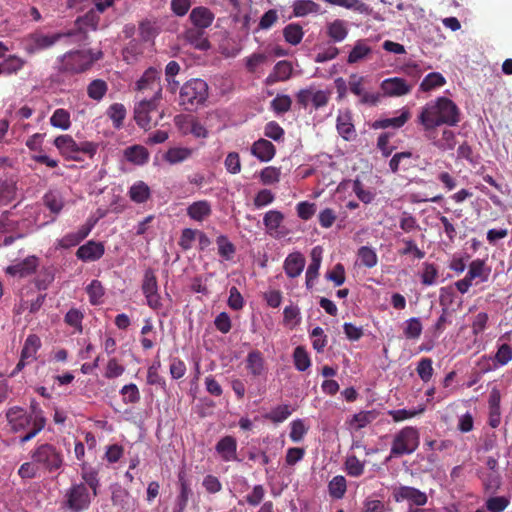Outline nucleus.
<instances>
[{
  "label": "nucleus",
  "mask_w": 512,
  "mask_h": 512,
  "mask_svg": "<svg viewBox=\"0 0 512 512\" xmlns=\"http://www.w3.org/2000/svg\"><path fill=\"white\" fill-rule=\"evenodd\" d=\"M460 120L458 106L447 97H438L427 102L418 115V122L426 131L433 130L442 125L453 127Z\"/></svg>",
  "instance_id": "1"
},
{
  "label": "nucleus",
  "mask_w": 512,
  "mask_h": 512,
  "mask_svg": "<svg viewBox=\"0 0 512 512\" xmlns=\"http://www.w3.org/2000/svg\"><path fill=\"white\" fill-rule=\"evenodd\" d=\"M103 56L101 51H73L64 54L57 65L55 79L58 82H65L67 76L82 73Z\"/></svg>",
  "instance_id": "2"
},
{
  "label": "nucleus",
  "mask_w": 512,
  "mask_h": 512,
  "mask_svg": "<svg viewBox=\"0 0 512 512\" xmlns=\"http://www.w3.org/2000/svg\"><path fill=\"white\" fill-rule=\"evenodd\" d=\"M208 98V84L199 78L186 81L179 91V105L186 111H193Z\"/></svg>",
  "instance_id": "3"
},
{
  "label": "nucleus",
  "mask_w": 512,
  "mask_h": 512,
  "mask_svg": "<svg viewBox=\"0 0 512 512\" xmlns=\"http://www.w3.org/2000/svg\"><path fill=\"white\" fill-rule=\"evenodd\" d=\"M31 459L39 465L41 470L49 473L58 472L64 464L62 451L49 443L37 446L31 452Z\"/></svg>",
  "instance_id": "4"
},
{
  "label": "nucleus",
  "mask_w": 512,
  "mask_h": 512,
  "mask_svg": "<svg viewBox=\"0 0 512 512\" xmlns=\"http://www.w3.org/2000/svg\"><path fill=\"white\" fill-rule=\"evenodd\" d=\"M420 435L415 427L407 426L395 434L390 455L387 461L393 457L412 454L419 446Z\"/></svg>",
  "instance_id": "5"
},
{
  "label": "nucleus",
  "mask_w": 512,
  "mask_h": 512,
  "mask_svg": "<svg viewBox=\"0 0 512 512\" xmlns=\"http://www.w3.org/2000/svg\"><path fill=\"white\" fill-rule=\"evenodd\" d=\"M93 497L84 483H73L65 491L62 507L69 512H83L89 509Z\"/></svg>",
  "instance_id": "6"
},
{
  "label": "nucleus",
  "mask_w": 512,
  "mask_h": 512,
  "mask_svg": "<svg viewBox=\"0 0 512 512\" xmlns=\"http://www.w3.org/2000/svg\"><path fill=\"white\" fill-rule=\"evenodd\" d=\"M100 16L97 11L90 9L85 15L80 16L75 21V29L66 33L67 37H76L77 42H85L88 39V31L98 28Z\"/></svg>",
  "instance_id": "7"
},
{
  "label": "nucleus",
  "mask_w": 512,
  "mask_h": 512,
  "mask_svg": "<svg viewBox=\"0 0 512 512\" xmlns=\"http://www.w3.org/2000/svg\"><path fill=\"white\" fill-rule=\"evenodd\" d=\"M161 99L151 97L150 99H141L134 107V119L137 125L145 130L152 126L151 114L158 108Z\"/></svg>",
  "instance_id": "8"
},
{
  "label": "nucleus",
  "mask_w": 512,
  "mask_h": 512,
  "mask_svg": "<svg viewBox=\"0 0 512 512\" xmlns=\"http://www.w3.org/2000/svg\"><path fill=\"white\" fill-rule=\"evenodd\" d=\"M37 415H28V412L23 408L14 406L7 410L6 418L15 433L25 432L35 422Z\"/></svg>",
  "instance_id": "9"
},
{
  "label": "nucleus",
  "mask_w": 512,
  "mask_h": 512,
  "mask_svg": "<svg viewBox=\"0 0 512 512\" xmlns=\"http://www.w3.org/2000/svg\"><path fill=\"white\" fill-rule=\"evenodd\" d=\"M63 37H67L66 33H56L52 35L34 33L27 38L24 50L28 54H35L37 52L52 47L57 41H59Z\"/></svg>",
  "instance_id": "10"
},
{
  "label": "nucleus",
  "mask_w": 512,
  "mask_h": 512,
  "mask_svg": "<svg viewBox=\"0 0 512 512\" xmlns=\"http://www.w3.org/2000/svg\"><path fill=\"white\" fill-rule=\"evenodd\" d=\"M137 90L141 92L150 90L153 93L152 97H156V99H162L160 72L153 67L148 68L142 77L138 80Z\"/></svg>",
  "instance_id": "11"
},
{
  "label": "nucleus",
  "mask_w": 512,
  "mask_h": 512,
  "mask_svg": "<svg viewBox=\"0 0 512 512\" xmlns=\"http://www.w3.org/2000/svg\"><path fill=\"white\" fill-rule=\"evenodd\" d=\"M393 499L396 502L407 501L410 505L424 506L427 503V495L411 486H400L393 489Z\"/></svg>",
  "instance_id": "12"
},
{
  "label": "nucleus",
  "mask_w": 512,
  "mask_h": 512,
  "mask_svg": "<svg viewBox=\"0 0 512 512\" xmlns=\"http://www.w3.org/2000/svg\"><path fill=\"white\" fill-rule=\"evenodd\" d=\"M364 77L352 74L348 85L349 90L356 96L360 97V104L374 106L379 102L380 95L378 93L366 92L363 89Z\"/></svg>",
  "instance_id": "13"
},
{
  "label": "nucleus",
  "mask_w": 512,
  "mask_h": 512,
  "mask_svg": "<svg viewBox=\"0 0 512 512\" xmlns=\"http://www.w3.org/2000/svg\"><path fill=\"white\" fill-rule=\"evenodd\" d=\"M105 246L102 242L89 240L76 251V257L83 262H94L102 258Z\"/></svg>",
  "instance_id": "14"
},
{
  "label": "nucleus",
  "mask_w": 512,
  "mask_h": 512,
  "mask_svg": "<svg viewBox=\"0 0 512 512\" xmlns=\"http://www.w3.org/2000/svg\"><path fill=\"white\" fill-rule=\"evenodd\" d=\"M39 265V259L36 256H28L6 268V273L20 278L27 277L34 273Z\"/></svg>",
  "instance_id": "15"
},
{
  "label": "nucleus",
  "mask_w": 512,
  "mask_h": 512,
  "mask_svg": "<svg viewBox=\"0 0 512 512\" xmlns=\"http://www.w3.org/2000/svg\"><path fill=\"white\" fill-rule=\"evenodd\" d=\"M381 89L388 96H402L408 94L412 85L408 84L403 78L393 77L382 81Z\"/></svg>",
  "instance_id": "16"
},
{
  "label": "nucleus",
  "mask_w": 512,
  "mask_h": 512,
  "mask_svg": "<svg viewBox=\"0 0 512 512\" xmlns=\"http://www.w3.org/2000/svg\"><path fill=\"white\" fill-rule=\"evenodd\" d=\"M215 450L225 462L239 461L236 453L237 441L233 436H225L221 438L217 442Z\"/></svg>",
  "instance_id": "17"
},
{
  "label": "nucleus",
  "mask_w": 512,
  "mask_h": 512,
  "mask_svg": "<svg viewBox=\"0 0 512 512\" xmlns=\"http://www.w3.org/2000/svg\"><path fill=\"white\" fill-rule=\"evenodd\" d=\"M214 18V13L204 6L193 8L189 15V19L193 24V27L203 30L212 25Z\"/></svg>",
  "instance_id": "18"
},
{
  "label": "nucleus",
  "mask_w": 512,
  "mask_h": 512,
  "mask_svg": "<svg viewBox=\"0 0 512 512\" xmlns=\"http://www.w3.org/2000/svg\"><path fill=\"white\" fill-rule=\"evenodd\" d=\"M183 39L200 51H207L211 47L209 40L205 36V30L203 29L195 27L187 28L183 33Z\"/></svg>",
  "instance_id": "19"
},
{
  "label": "nucleus",
  "mask_w": 512,
  "mask_h": 512,
  "mask_svg": "<svg viewBox=\"0 0 512 512\" xmlns=\"http://www.w3.org/2000/svg\"><path fill=\"white\" fill-rule=\"evenodd\" d=\"M305 267V258L300 252L289 254L284 261V271L289 278L298 277Z\"/></svg>",
  "instance_id": "20"
},
{
  "label": "nucleus",
  "mask_w": 512,
  "mask_h": 512,
  "mask_svg": "<svg viewBox=\"0 0 512 512\" xmlns=\"http://www.w3.org/2000/svg\"><path fill=\"white\" fill-rule=\"evenodd\" d=\"M251 153L260 161L268 162L275 156L276 148L270 141L261 138L253 143Z\"/></svg>",
  "instance_id": "21"
},
{
  "label": "nucleus",
  "mask_w": 512,
  "mask_h": 512,
  "mask_svg": "<svg viewBox=\"0 0 512 512\" xmlns=\"http://www.w3.org/2000/svg\"><path fill=\"white\" fill-rule=\"evenodd\" d=\"M322 249L319 246H316L312 249L311 252V262L306 271V287L307 289H311L313 287V281L319 275V269L321 266L322 260Z\"/></svg>",
  "instance_id": "22"
},
{
  "label": "nucleus",
  "mask_w": 512,
  "mask_h": 512,
  "mask_svg": "<svg viewBox=\"0 0 512 512\" xmlns=\"http://www.w3.org/2000/svg\"><path fill=\"white\" fill-rule=\"evenodd\" d=\"M292 65L288 61H279L274 66L272 73L266 78V83L272 85L279 81H286L292 74Z\"/></svg>",
  "instance_id": "23"
},
{
  "label": "nucleus",
  "mask_w": 512,
  "mask_h": 512,
  "mask_svg": "<svg viewBox=\"0 0 512 512\" xmlns=\"http://www.w3.org/2000/svg\"><path fill=\"white\" fill-rule=\"evenodd\" d=\"M212 213L211 205L207 200L193 202L187 208V215L195 221H203Z\"/></svg>",
  "instance_id": "24"
},
{
  "label": "nucleus",
  "mask_w": 512,
  "mask_h": 512,
  "mask_svg": "<svg viewBox=\"0 0 512 512\" xmlns=\"http://www.w3.org/2000/svg\"><path fill=\"white\" fill-rule=\"evenodd\" d=\"M491 273V269L485 265L484 260L475 259L470 265L466 276L470 280L479 279V282H485L488 280Z\"/></svg>",
  "instance_id": "25"
},
{
  "label": "nucleus",
  "mask_w": 512,
  "mask_h": 512,
  "mask_svg": "<svg viewBox=\"0 0 512 512\" xmlns=\"http://www.w3.org/2000/svg\"><path fill=\"white\" fill-rule=\"evenodd\" d=\"M409 118H410L409 110L403 109L401 114L397 117L376 120L372 124V128H374V129H386L389 127L400 128L409 120Z\"/></svg>",
  "instance_id": "26"
},
{
  "label": "nucleus",
  "mask_w": 512,
  "mask_h": 512,
  "mask_svg": "<svg viewBox=\"0 0 512 512\" xmlns=\"http://www.w3.org/2000/svg\"><path fill=\"white\" fill-rule=\"evenodd\" d=\"M26 60L18 57L17 55H9L0 63L1 75H14L17 74L25 66Z\"/></svg>",
  "instance_id": "27"
},
{
  "label": "nucleus",
  "mask_w": 512,
  "mask_h": 512,
  "mask_svg": "<svg viewBox=\"0 0 512 512\" xmlns=\"http://www.w3.org/2000/svg\"><path fill=\"white\" fill-rule=\"evenodd\" d=\"M124 155L127 161L136 165H143L149 159L148 150L140 145H134L126 148L124 151Z\"/></svg>",
  "instance_id": "28"
},
{
  "label": "nucleus",
  "mask_w": 512,
  "mask_h": 512,
  "mask_svg": "<svg viewBox=\"0 0 512 512\" xmlns=\"http://www.w3.org/2000/svg\"><path fill=\"white\" fill-rule=\"evenodd\" d=\"M246 367L253 376H260L264 371V359L262 353L253 350L248 353L246 358Z\"/></svg>",
  "instance_id": "29"
},
{
  "label": "nucleus",
  "mask_w": 512,
  "mask_h": 512,
  "mask_svg": "<svg viewBox=\"0 0 512 512\" xmlns=\"http://www.w3.org/2000/svg\"><path fill=\"white\" fill-rule=\"evenodd\" d=\"M371 48L366 44L365 40L356 41L354 47L348 55L347 63L355 64L364 60L369 54H371Z\"/></svg>",
  "instance_id": "30"
},
{
  "label": "nucleus",
  "mask_w": 512,
  "mask_h": 512,
  "mask_svg": "<svg viewBox=\"0 0 512 512\" xmlns=\"http://www.w3.org/2000/svg\"><path fill=\"white\" fill-rule=\"evenodd\" d=\"M56 269L53 266L43 267L34 280L35 286L39 291L48 289L55 279Z\"/></svg>",
  "instance_id": "31"
},
{
  "label": "nucleus",
  "mask_w": 512,
  "mask_h": 512,
  "mask_svg": "<svg viewBox=\"0 0 512 512\" xmlns=\"http://www.w3.org/2000/svg\"><path fill=\"white\" fill-rule=\"evenodd\" d=\"M193 154V150L186 147L170 148L164 155L165 161L170 164H178L189 159Z\"/></svg>",
  "instance_id": "32"
},
{
  "label": "nucleus",
  "mask_w": 512,
  "mask_h": 512,
  "mask_svg": "<svg viewBox=\"0 0 512 512\" xmlns=\"http://www.w3.org/2000/svg\"><path fill=\"white\" fill-rule=\"evenodd\" d=\"M40 346V338L35 334L29 335L26 338L24 346L22 348L21 357L30 362L33 361Z\"/></svg>",
  "instance_id": "33"
},
{
  "label": "nucleus",
  "mask_w": 512,
  "mask_h": 512,
  "mask_svg": "<svg viewBox=\"0 0 512 512\" xmlns=\"http://www.w3.org/2000/svg\"><path fill=\"white\" fill-rule=\"evenodd\" d=\"M320 5L312 0H295L293 3V13L297 17H304L311 13H319Z\"/></svg>",
  "instance_id": "34"
},
{
  "label": "nucleus",
  "mask_w": 512,
  "mask_h": 512,
  "mask_svg": "<svg viewBox=\"0 0 512 512\" xmlns=\"http://www.w3.org/2000/svg\"><path fill=\"white\" fill-rule=\"evenodd\" d=\"M50 124L54 128L68 130L71 126V118L68 110L63 108L56 109L50 117Z\"/></svg>",
  "instance_id": "35"
},
{
  "label": "nucleus",
  "mask_w": 512,
  "mask_h": 512,
  "mask_svg": "<svg viewBox=\"0 0 512 512\" xmlns=\"http://www.w3.org/2000/svg\"><path fill=\"white\" fill-rule=\"evenodd\" d=\"M327 34L334 42L343 41L348 35L346 23L343 20H335L327 25Z\"/></svg>",
  "instance_id": "36"
},
{
  "label": "nucleus",
  "mask_w": 512,
  "mask_h": 512,
  "mask_svg": "<svg viewBox=\"0 0 512 512\" xmlns=\"http://www.w3.org/2000/svg\"><path fill=\"white\" fill-rule=\"evenodd\" d=\"M129 197L136 203H144L150 197V188L143 181H138L130 187Z\"/></svg>",
  "instance_id": "37"
},
{
  "label": "nucleus",
  "mask_w": 512,
  "mask_h": 512,
  "mask_svg": "<svg viewBox=\"0 0 512 512\" xmlns=\"http://www.w3.org/2000/svg\"><path fill=\"white\" fill-rule=\"evenodd\" d=\"M283 36L287 43L295 46L298 45L304 36L302 27L297 23H290L283 29Z\"/></svg>",
  "instance_id": "38"
},
{
  "label": "nucleus",
  "mask_w": 512,
  "mask_h": 512,
  "mask_svg": "<svg viewBox=\"0 0 512 512\" xmlns=\"http://www.w3.org/2000/svg\"><path fill=\"white\" fill-rule=\"evenodd\" d=\"M126 108L121 103H113L109 106L107 110L108 117L113 122V127L115 129H120L123 127V122L126 117Z\"/></svg>",
  "instance_id": "39"
},
{
  "label": "nucleus",
  "mask_w": 512,
  "mask_h": 512,
  "mask_svg": "<svg viewBox=\"0 0 512 512\" xmlns=\"http://www.w3.org/2000/svg\"><path fill=\"white\" fill-rule=\"evenodd\" d=\"M179 480H180V492L176 498L173 512H184L187 507L189 497L192 494V490H191L189 484L182 478H180Z\"/></svg>",
  "instance_id": "40"
},
{
  "label": "nucleus",
  "mask_w": 512,
  "mask_h": 512,
  "mask_svg": "<svg viewBox=\"0 0 512 512\" xmlns=\"http://www.w3.org/2000/svg\"><path fill=\"white\" fill-rule=\"evenodd\" d=\"M347 489L346 479L342 475L332 478L328 484L329 495L334 499H342Z\"/></svg>",
  "instance_id": "41"
},
{
  "label": "nucleus",
  "mask_w": 512,
  "mask_h": 512,
  "mask_svg": "<svg viewBox=\"0 0 512 512\" xmlns=\"http://www.w3.org/2000/svg\"><path fill=\"white\" fill-rule=\"evenodd\" d=\"M283 220L284 215L282 212L278 210H270L264 215L263 223L267 229V232L270 235H273V233L280 227Z\"/></svg>",
  "instance_id": "42"
},
{
  "label": "nucleus",
  "mask_w": 512,
  "mask_h": 512,
  "mask_svg": "<svg viewBox=\"0 0 512 512\" xmlns=\"http://www.w3.org/2000/svg\"><path fill=\"white\" fill-rule=\"evenodd\" d=\"M357 256L360 260V264L367 268H373L377 265L378 257L375 250L371 247H360L358 249Z\"/></svg>",
  "instance_id": "43"
},
{
  "label": "nucleus",
  "mask_w": 512,
  "mask_h": 512,
  "mask_svg": "<svg viewBox=\"0 0 512 512\" xmlns=\"http://www.w3.org/2000/svg\"><path fill=\"white\" fill-rule=\"evenodd\" d=\"M81 477L83 479V483L92 490V495L96 497L98 495V489L100 487V480L98 478V473L95 469H82Z\"/></svg>",
  "instance_id": "44"
},
{
  "label": "nucleus",
  "mask_w": 512,
  "mask_h": 512,
  "mask_svg": "<svg viewBox=\"0 0 512 512\" xmlns=\"http://www.w3.org/2000/svg\"><path fill=\"white\" fill-rule=\"evenodd\" d=\"M216 244L218 246V253L223 259L231 260L233 258L236 248L227 236L219 235L216 239Z\"/></svg>",
  "instance_id": "45"
},
{
  "label": "nucleus",
  "mask_w": 512,
  "mask_h": 512,
  "mask_svg": "<svg viewBox=\"0 0 512 512\" xmlns=\"http://www.w3.org/2000/svg\"><path fill=\"white\" fill-rule=\"evenodd\" d=\"M108 90L107 83L102 79L91 81L87 87L88 96L96 101H100Z\"/></svg>",
  "instance_id": "46"
},
{
  "label": "nucleus",
  "mask_w": 512,
  "mask_h": 512,
  "mask_svg": "<svg viewBox=\"0 0 512 512\" xmlns=\"http://www.w3.org/2000/svg\"><path fill=\"white\" fill-rule=\"evenodd\" d=\"M446 83L445 78L438 72H431L423 79L420 84V90L431 91L435 88L441 87Z\"/></svg>",
  "instance_id": "47"
},
{
  "label": "nucleus",
  "mask_w": 512,
  "mask_h": 512,
  "mask_svg": "<svg viewBox=\"0 0 512 512\" xmlns=\"http://www.w3.org/2000/svg\"><path fill=\"white\" fill-rule=\"evenodd\" d=\"M294 365L298 371H306L310 365V357L303 346H298L293 352Z\"/></svg>",
  "instance_id": "48"
},
{
  "label": "nucleus",
  "mask_w": 512,
  "mask_h": 512,
  "mask_svg": "<svg viewBox=\"0 0 512 512\" xmlns=\"http://www.w3.org/2000/svg\"><path fill=\"white\" fill-rule=\"evenodd\" d=\"M438 269L435 264L425 262L423 263V271L421 274V283L424 286H433L437 283Z\"/></svg>",
  "instance_id": "49"
},
{
  "label": "nucleus",
  "mask_w": 512,
  "mask_h": 512,
  "mask_svg": "<svg viewBox=\"0 0 512 512\" xmlns=\"http://www.w3.org/2000/svg\"><path fill=\"white\" fill-rule=\"evenodd\" d=\"M291 413L289 405L284 404L273 408L270 412L264 415V418L274 423H281L285 421Z\"/></svg>",
  "instance_id": "50"
},
{
  "label": "nucleus",
  "mask_w": 512,
  "mask_h": 512,
  "mask_svg": "<svg viewBox=\"0 0 512 512\" xmlns=\"http://www.w3.org/2000/svg\"><path fill=\"white\" fill-rule=\"evenodd\" d=\"M46 425V418L44 416H40L39 414L36 416L34 424L25 431V434L20 437L19 442L24 444L30 440H32L39 432H41Z\"/></svg>",
  "instance_id": "51"
},
{
  "label": "nucleus",
  "mask_w": 512,
  "mask_h": 512,
  "mask_svg": "<svg viewBox=\"0 0 512 512\" xmlns=\"http://www.w3.org/2000/svg\"><path fill=\"white\" fill-rule=\"evenodd\" d=\"M86 292L92 305L99 304L101 302V298L104 296V288L98 280H92L87 286Z\"/></svg>",
  "instance_id": "52"
},
{
  "label": "nucleus",
  "mask_w": 512,
  "mask_h": 512,
  "mask_svg": "<svg viewBox=\"0 0 512 512\" xmlns=\"http://www.w3.org/2000/svg\"><path fill=\"white\" fill-rule=\"evenodd\" d=\"M83 313L77 308H71L65 315L64 321L67 325L74 327L79 333L83 331Z\"/></svg>",
  "instance_id": "53"
},
{
  "label": "nucleus",
  "mask_w": 512,
  "mask_h": 512,
  "mask_svg": "<svg viewBox=\"0 0 512 512\" xmlns=\"http://www.w3.org/2000/svg\"><path fill=\"white\" fill-rule=\"evenodd\" d=\"M378 413L375 410L361 411L354 414L351 424H356V429H362L377 418Z\"/></svg>",
  "instance_id": "54"
},
{
  "label": "nucleus",
  "mask_w": 512,
  "mask_h": 512,
  "mask_svg": "<svg viewBox=\"0 0 512 512\" xmlns=\"http://www.w3.org/2000/svg\"><path fill=\"white\" fill-rule=\"evenodd\" d=\"M280 175V168L268 166L260 172V180L264 185H272L280 181Z\"/></svg>",
  "instance_id": "55"
},
{
  "label": "nucleus",
  "mask_w": 512,
  "mask_h": 512,
  "mask_svg": "<svg viewBox=\"0 0 512 512\" xmlns=\"http://www.w3.org/2000/svg\"><path fill=\"white\" fill-rule=\"evenodd\" d=\"M422 333V324L419 318L412 317L406 321L404 335L408 339H418Z\"/></svg>",
  "instance_id": "56"
},
{
  "label": "nucleus",
  "mask_w": 512,
  "mask_h": 512,
  "mask_svg": "<svg viewBox=\"0 0 512 512\" xmlns=\"http://www.w3.org/2000/svg\"><path fill=\"white\" fill-rule=\"evenodd\" d=\"M345 467L348 475L352 477H359L364 472L365 463L360 462L355 455H350L345 461Z\"/></svg>",
  "instance_id": "57"
},
{
  "label": "nucleus",
  "mask_w": 512,
  "mask_h": 512,
  "mask_svg": "<svg viewBox=\"0 0 512 512\" xmlns=\"http://www.w3.org/2000/svg\"><path fill=\"white\" fill-rule=\"evenodd\" d=\"M432 360L430 358H422L417 364V374L423 382H428L432 376L434 369L432 367Z\"/></svg>",
  "instance_id": "58"
},
{
  "label": "nucleus",
  "mask_w": 512,
  "mask_h": 512,
  "mask_svg": "<svg viewBox=\"0 0 512 512\" xmlns=\"http://www.w3.org/2000/svg\"><path fill=\"white\" fill-rule=\"evenodd\" d=\"M158 290L157 278L153 269L148 268L144 273L142 292L144 295L151 294Z\"/></svg>",
  "instance_id": "59"
},
{
  "label": "nucleus",
  "mask_w": 512,
  "mask_h": 512,
  "mask_svg": "<svg viewBox=\"0 0 512 512\" xmlns=\"http://www.w3.org/2000/svg\"><path fill=\"white\" fill-rule=\"evenodd\" d=\"M15 183L11 179H0V202L7 203L15 195Z\"/></svg>",
  "instance_id": "60"
},
{
  "label": "nucleus",
  "mask_w": 512,
  "mask_h": 512,
  "mask_svg": "<svg viewBox=\"0 0 512 512\" xmlns=\"http://www.w3.org/2000/svg\"><path fill=\"white\" fill-rule=\"evenodd\" d=\"M509 503V499L505 496H494L486 500L485 506L489 512H502Z\"/></svg>",
  "instance_id": "61"
},
{
  "label": "nucleus",
  "mask_w": 512,
  "mask_h": 512,
  "mask_svg": "<svg viewBox=\"0 0 512 512\" xmlns=\"http://www.w3.org/2000/svg\"><path fill=\"white\" fill-rule=\"evenodd\" d=\"M292 100L290 96L288 95H277L272 101H271V108L277 113V114H284L288 112L291 109Z\"/></svg>",
  "instance_id": "62"
},
{
  "label": "nucleus",
  "mask_w": 512,
  "mask_h": 512,
  "mask_svg": "<svg viewBox=\"0 0 512 512\" xmlns=\"http://www.w3.org/2000/svg\"><path fill=\"white\" fill-rule=\"evenodd\" d=\"M40 470L39 465L31 459L30 462H25L19 467L18 475L22 479H32L38 476Z\"/></svg>",
  "instance_id": "63"
},
{
  "label": "nucleus",
  "mask_w": 512,
  "mask_h": 512,
  "mask_svg": "<svg viewBox=\"0 0 512 512\" xmlns=\"http://www.w3.org/2000/svg\"><path fill=\"white\" fill-rule=\"evenodd\" d=\"M310 336L313 338V348L318 353H322L327 345V336L325 335L324 330L321 327L317 326L312 330Z\"/></svg>",
  "instance_id": "64"
}]
</instances>
